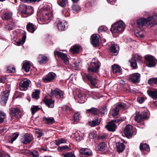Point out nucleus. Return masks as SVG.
Masks as SVG:
<instances>
[{
  "label": "nucleus",
  "instance_id": "63",
  "mask_svg": "<svg viewBox=\"0 0 157 157\" xmlns=\"http://www.w3.org/2000/svg\"><path fill=\"white\" fill-rule=\"evenodd\" d=\"M148 113L147 112H145L142 115L143 118L147 119V114Z\"/></svg>",
  "mask_w": 157,
  "mask_h": 157
},
{
  "label": "nucleus",
  "instance_id": "57",
  "mask_svg": "<svg viewBox=\"0 0 157 157\" xmlns=\"http://www.w3.org/2000/svg\"><path fill=\"white\" fill-rule=\"evenodd\" d=\"M144 100V98L143 97H138L137 98V101L140 104L142 103Z\"/></svg>",
  "mask_w": 157,
  "mask_h": 157
},
{
  "label": "nucleus",
  "instance_id": "59",
  "mask_svg": "<svg viewBox=\"0 0 157 157\" xmlns=\"http://www.w3.org/2000/svg\"><path fill=\"white\" fill-rule=\"evenodd\" d=\"M99 111L101 115H103L106 112V108L105 107H103Z\"/></svg>",
  "mask_w": 157,
  "mask_h": 157
},
{
  "label": "nucleus",
  "instance_id": "13",
  "mask_svg": "<svg viewBox=\"0 0 157 157\" xmlns=\"http://www.w3.org/2000/svg\"><path fill=\"white\" fill-rule=\"evenodd\" d=\"M33 138L32 136L28 133L25 134L21 139V142L23 144H27L31 142Z\"/></svg>",
  "mask_w": 157,
  "mask_h": 157
},
{
  "label": "nucleus",
  "instance_id": "10",
  "mask_svg": "<svg viewBox=\"0 0 157 157\" xmlns=\"http://www.w3.org/2000/svg\"><path fill=\"white\" fill-rule=\"evenodd\" d=\"M9 92L8 90H6L1 94V102L2 105H4L6 104V101L8 99Z\"/></svg>",
  "mask_w": 157,
  "mask_h": 157
},
{
  "label": "nucleus",
  "instance_id": "22",
  "mask_svg": "<svg viewBox=\"0 0 157 157\" xmlns=\"http://www.w3.org/2000/svg\"><path fill=\"white\" fill-rule=\"evenodd\" d=\"M86 97V95L80 92L78 95V101L80 103L84 102Z\"/></svg>",
  "mask_w": 157,
  "mask_h": 157
},
{
  "label": "nucleus",
  "instance_id": "39",
  "mask_svg": "<svg viewBox=\"0 0 157 157\" xmlns=\"http://www.w3.org/2000/svg\"><path fill=\"white\" fill-rule=\"evenodd\" d=\"M57 149L59 151H62L64 150L68 151L70 149L69 146L67 145L59 147H58Z\"/></svg>",
  "mask_w": 157,
  "mask_h": 157
},
{
  "label": "nucleus",
  "instance_id": "3",
  "mask_svg": "<svg viewBox=\"0 0 157 157\" xmlns=\"http://www.w3.org/2000/svg\"><path fill=\"white\" fill-rule=\"evenodd\" d=\"M95 59H93L90 63V65L88 67V71L89 72L95 73L99 71L100 67V63L98 60L94 61Z\"/></svg>",
  "mask_w": 157,
  "mask_h": 157
},
{
  "label": "nucleus",
  "instance_id": "17",
  "mask_svg": "<svg viewBox=\"0 0 157 157\" xmlns=\"http://www.w3.org/2000/svg\"><path fill=\"white\" fill-rule=\"evenodd\" d=\"M67 27V23L65 21H59L57 25V28L60 31L65 30Z\"/></svg>",
  "mask_w": 157,
  "mask_h": 157
},
{
  "label": "nucleus",
  "instance_id": "12",
  "mask_svg": "<svg viewBox=\"0 0 157 157\" xmlns=\"http://www.w3.org/2000/svg\"><path fill=\"white\" fill-rule=\"evenodd\" d=\"M99 36L97 34H94L91 36V42L93 45L96 47L99 44Z\"/></svg>",
  "mask_w": 157,
  "mask_h": 157
},
{
  "label": "nucleus",
  "instance_id": "41",
  "mask_svg": "<svg viewBox=\"0 0 157 157\" xmlns=\"http://www.w3.org/2000/svg\"><path fill=\"white\" fill-rule=\"evenodd\" d=\"M143 119L142 115L139 113H137L135 117V120L137 122H140Z\"/></svg>",
  "mask_w": 157,
  "mask_h": 157
},
{
  "label": "nucleus",
  "instance_id": "7",
  "mask_svg": "<svg viewBox=\"0 0 157 157\" xmlns=\"http://www.w3.org/2000/svg\"><path fill=\"white\" fill-rule=\"evenodd\" d=\"M64 92L58 89L52 90L50 94V96L52 97H56L59 98H63L64 97Z\"/></svg>",
  "mask_w": 157,
  "mask_h": 157
},
{
  "label": "nucleus",
  "instance_id": "48",
  "mask_svg": "<svg viewBox=\"0 0 157 157\" xmlns=\"http://www.w3.org/2000/svg\"><path fill=\"white\" fill-rule=\"evenodd\" d=\"M63 157H75V155L71 152H67L62 155Z\"/></svg>",
  "mask_w": 157,
  "mask_h": 157
},
{
  "label": "nucleus",
  "instance_id": "54",
  "mask_svg": "<svg viewBox=\"0 0 157 157\" xmlns=\"http://www.w3.org/2000/svg\"><path fill=\"white\" fill-rule=\"evenodd\" d=\"M134 59H136L140 63L142 62V57L138 54L135 55L134 57Z\"/></svg>",
  "mask_w": 157,
  "mask_h": 157
},
{
  "label": "nucleus",
  "instance_id": "43",
  "mask_svg": "<svg viewBox=\"0 0 157 157\" xmlns=\"http://www.w3.org/2000/svg\"><path fill=\"white\" fill-rule=\"evenodd\" d=\"M100 123V121L97 119L92 121L89 122L90 125L92 127H94L98 125Z\"/></svg>",
  "mask_w": 157,
  "mask_h": 157
},
{
  "label": "nucleus",
  "instance_id": "30",
  "mask_svg": "<svg viewBox=\"0 0 157 157\" xmlns=\"http://www.w3.org/2000/svg\"><path fill=\"white\" fill-rule=\"evenodd\" d=\"M98 112V110L95 108H92L90 109H88L86 110V113H90L93 115H97Z\"/></svg>",
  "mask_w": 157,
  "mask_h": 157
},
{
  "label": "nucleus",
  "instance_id": "6",
  "mask_svg": "<svg viewBox=\"0 0 157 157\" xmlns=\"http://www.w3.org/2000/svg\"><path fill=\"white\" fill-rule=\"evenodd\" d=\"M120 121V120L118 119L112 120L108 123L107 125L105 126V128L108 131L113 132L117 128L115 123H118Z\"/></svg>",
  "mask_w": 157,
  "mask_h": 157
},
{
  "label": "nucleus",
  "instance_id": "5",
  "mask_svg": "<svg viewBox=\"0 0 157 157\" xmlns=\"http://www.w3.org/2000/svg\"><path fill=\"white\" fill-rule=\"evenodd\" d=\"M144 57L147 65L148 67H154L157 63V60L152 56L147 55L145 56Z\"/></svg>",
  "mask_w": 157,
  "mask_h": 157
},
{
  "label": "nucleus",
  "instance_id": "26",
  "mask_svg": "<svg viewBox=\"0 0 157 157\" xmlns=\"http://www.w3.org/2000/svg\"><path fill=\"white\" fill-rule=\"evenodd\" d=\"M12 15V13L10 12H7L4 13L2 16V18L3 20L10 19Z\"/></svg>",
  "mask_w": 157,
  "mask_h": 157
},
{
  "label": "nucleus",
  "instance_id": "15",
  "mask_svg": "<svg viewBox=\"0 0 157 157\" xmlns=\"http://www.w3.org/2000/svg\"><path fill=\"white\" fill-rule=\"evenodd\" d=\"M140 75L138 73H136L130 75L129 77V79L134 83H138L139 82Z\"/></svg>",
  "mask_w": 157,
  "mask_h": 157
},
{
  "label": "nucleus",
  "instance_id": "24",
  "mask_svg": "<svg viewBox=\"0 0 157 157\" xmlns=\"http://www.w3.org/2000/svg\"><path fill=\"white\" fill-rule=\"evenodd\" d=\"M44 103L49 108H52L54 107V101L52 99H47L44 101Z\"/></svg>",
  "mask_w": 157,
  "mask_h": 157
},
{
  "label": "nucleus",
  "instance_id": "51",
  "mask_svg": "<svg viewBox=\"0 0 157 157\" xmlns=\"http://www.w3.org/2000/svg\"><path fill=\"white\" fill-rule=\"evenodd\" d=\"M5 114L2 111L0 112V123H2L5 117Z\"/></svg>",
  "mask_w": 157,
  "mask_h": 157
},
{
  "label": "nucleus",
  "instance_id": "4",
  "mask_svg": "<svg viewBox=\"0 0 157 157\" xmlns=\"http://www.w3.org/2000/svg\"><path fill=\"white\" fill-rule=\"evenodd\" d=\"M19 11L21 13L28 16L32 14L33 12V8L30 6H27L24 4L21 5L19 8Z\"/></svg>",
  "mask_w": 157,
  "mask_h": 157
},
{
  "label": "nucleus",
  "instance_id": "45",
  "mask_svg": "<svg viewBox=\"0 0 157 157\" xmlns=\"http://www.w3.org/2000/svg\"><path fill=\"white\" fill-rule=\"evenodd\" d=\"M119 110L118 108L115 106V108L112 111V115L113 117H115L118 115Z\"/></svg>",
  "mask_w": 157,
  "mask_h": 157
},
{
  "label": "nucleus",
  "instance_id": "25",
  "mask_svg": "<svg viewBox=\"0 0 157 157\" xmlns=\"http://www.w3.org/2000/svg\"><path fill=\"white\" fill-rule=\"evenodd\" d=\"M112 71L114 74H121V71L120 67L118 65L114 64L112 66Z\"/></svg>",
  "mask_w": 157,
  "mask_h": 157
},
{
  "label": "nucleus",
  "instance_id": "34",
  "mask_svg": "<svg viewBox=\"0 0 157 157\" xmlns=\"http://www.w3.org/2000/svg\"><path fill=\"white\" fill-rule=\"evenodd\" d=\"M57 2L58 4L62 7H65L68 4L67 0H58Z\"/></svg>",
  "mask_w": 157,
  "mask_h": 157
},
{
  "label": "nucleus",
  "instance_id": "62",
  "mask_svg": "<svg viewBox=\"0 0 157 157\" xmlns=\"http://www.w3.org/2000/svg\"><path fill=\"white\" fill-rule=\"evenodd\" d=\"M115 106L116 107H117L118 108V109H119H119H123L124 108V105L121 103H119L116 105Z\"/></svg>",
  "mask_w": 157,
  "mask_h": 157
},
{
  "label": "nucleus",
  "instance_id": "36",
  "mask_svg": "<svg viewBox=\"0 0 157 157\" xmlns=\"http://www.w3.org/2000/svg\"><path fill=\"white\" fill-rule=\"evenodd\" d=\"M66 143V140L63 138L55 140V144L57 145H59L61 144Z\"/></svg>",
  "mask_w": 157,
  "mask_h": 157
},
{
  "label": "nucleus",
  "instance_id": "19",
  "mask_svg": "<svg viewBox=\"0 0 157 157\" xmlns=\"http://www.w3.org/2000/svg\"><path fill=\"white\" fill-rule=\"evenodd\" d=\"M118 46L115 44L114 42H111L110 46V49L111 52L116 55L118 51Z\"/></svg>",
  "mask_w": 157,
  "mask_h": 157
},
{
  "label": "nucleus",
  "instance_id": "40",
  "mask_svg": "<svg viewBox=\"0 0 157 157\" xmlns=\"http://www.w3.org/2000/svg\"><path fill=\"white\" fill-rule=\"evenodd\" d=\"M40 91L39 90H36L33 92L32 94L33 97L36 99H38L39 97Z\"/></svg>",
  "mask_w": 157,
  "mask_h": 157
},
{
  "label": "nucleus",
  "instance_id": "49",
  "mask_svg": "<svg viewBox=\"0 0 157 157\" xmlns=\"http://www.w3.org/2000/svg\"><path fill=\"white\" fill-rule=\"evenodd\" d=\"M62 108L63 111L67 112L70 111L71 110V109L67 105H63Z\"/></svg>",
  "mask_w": 157,
  "mask_h": 157
},
{
  "label": "nucleus",
  "instance_id": "32",
  "mask_svg": "<svg viewBox=\"0 0 157 157\" xmlns=\"http://www.w3.org/2000/svg\"><path fill=\"white\" fill-rule=\"evenodd\" d=\"M140 148L141 150H145L146 151H149L150 150V148L149 145L146 143L141 144Z\"/></svg>",
  "mask_w": 157,
  "mask_h": 157
},
{
  "label": "nucleus",
  "instance_id": "29",
  "mask_svg": "<svg viewBox=\"0 0 157 157\" xmlns=\"http://www.w3.org/2000/svg\"><path fill=\"white\" fill-rule=\"evenodd\" d=\"M80 48V46L75 45L72 46L71 48V52L72 53L75 54L78 52Z\"/></svg>",
  "mask_w": 157,
  "mask_h": 157
},
{
  "label": "nucleus",
  "instance_id": "31",
  "mask_svg": "<svg viewBox=\"0 0 157 157\" xmlns=\"http://www.w3.org/2000/svg\"><path fill=\"white\" fill-rule=\"evenodd\" d=\"M27 30L29 32L33 33L35 30L33 25L30 23H29L26 26Z\"/></svg>",
  "mask_w": 157,
  "mask_h": 157
},
{
  "label": "nucleus",
  "instance_id": "50",
  "mask_svg": "<svg viewBox=\"0 0 157 157\" xmlns=\"http://www.w3.org/2000/svg\"><path fill=\"white\" fill-rule=\"evenodd\" d=\"M26 37L25 36H23L21 40H20L16 42V45L19 46L21 44H23L25 41Z\"/></svg>",
  "mask_w": 157,
  "mask_h": 157
},
{
  "label": "nucleus",
  "instance_id": "2",
  "mask_svg": "<svg viewBox=\"0 0 157 157\" xmlns=\"http://www.w3.org/2000/svg\"><path fill=\"white\" fill-rule=\"evenodd\" d=\"M125 27V24L122 21H120L113 24L110 30L112 33H118L123 32Z\"/></svg>",
  "mask_w": 157,
  "mask_h": 157
},
{
  "label": "nucleus",
  "instance_id": "58",
  "mask_svg": "<svg viewBox=\"0 0 157 157\" xmlns=\"http://www.w3.org/2000/svg\"><path fill=\"white\" fill-rule=\"evenodd\" d=\"M74 135V137L77 140H80V135L78 132H77L73 133Z\"/></svg>",
  "mask_w": 157,
  "mask_h": 157
},
{
  "label": "nucleus",
  "instance_id": "16",
  "mask_svg": "<svg viewBox=\"0 0 157 157\" xmlns=\"http://www.w3.org/2000/svg\"><path fill=\"white\" fill-rule=\"evenodd\" d=\"M124 133L127 137H131L132 135V126L130 125H127L124 131Z\"/></svg>",
  "mask_w": 157,
  "mask_h": 157
},
{
  "label": "nucleus",
  "instance_id": "20",
  "mask_svg": "<svg viewBox=\"0 0 157 157\" xmlns=\"http://www.w3.org/2000/svg\"><path fill=\"white\" fill-rule=\"evenodd\" d=\"M31 64L29 61H25L23 62L22 69L25 72L29 71L30 68Z\"/></svg>",
  "mask_w": 157,
  "mask_h": 157
},
{
  "label": "nucleus",
  "instance_id": "14",
  "mask_svg": "<svg viewBox=\"0 0 157 157\" xmlns=\"http://www.w3.org/2000/svg\"><path fill=\"white\" fill-rule=\"evenodd\" d=\"M56 76V74L52 72L48 73L45 77L42 78L44 82H48L52 81Z\"/></svg>",
  "mask_w": 157,
  "mask_h": 157
},
{
  "label": "nucleus",
  "instance_id": "52",
  "mask_svg": "<svg viewBox=\"0 0 157 157\" xmlns=\"http://www.w3.org/2000/svg\"><path fill=\"white\" fill-rule=\"evenodd\" d=\"M18 136L17 133H14L13 134V137L10 140V142L11 143H13V142L15 141L17 138Z\"/></svg>",
  "mask_w": 157,
  "mask_h": 157
},
{
  "label": "nucleus",
  "instance_id": "47",
  "mask_svg": "<svg viewBox=\"0 0 157 157\" xmlns=\"http://www.w3.org/2000/svg\"><path fill=\"white\" fill-rule=\"evenodd\" d=\"M135 34L137 37L142 38L144 36L143 32L141 31H135Z\"/></svg>",
  "mask_w": 157,
  "mask_h": 157
},
{
  "label": "nucleus",
  "instance_id": "18",
  "mask_svg": "<svg viewBox=\"0 0 157 157\" xmlns=\"http://www.w3.org/2000/svg\"><path fill=\"white\" fill-rule=\"evenodd\" d=\"M11 114L13 116H14L16 118H19L21 117V113L20 109L18 108L12 109L11 111Z\"/></svg>",
  "mask_w": 157,
  "mask_h": 157
},
{
  "label": "nucleus",
  "instance_id": "9",
  "mask_svg": "<svg viewBox=\"0 0 157 157\" xmlns=\"http://www.w3.org/2000/svg\"><path fill=\"white\" fill-rule=\"evenodd\" d=\"M30 83V81L29 79H25L21 81L19 83L20 89L22 91L26 90Z\"/></svg>",
  "mask_w": 157,
  "mask_h": 157
},
{
  "label": "nucleus",
  "instance_id": "55",
  "mask_svg": "<svg viewBox=\"0 0 157 157\" xmlns=\"http://www.w3.org/2000/svg\"><path fill=\"white\" fill-rule=\"evenodd\" d=\"M107 29V28L104 26H100L98 29L99 33L103 32L106 31Z\"/></svg>",
  "mask_w": 157,
  "mask_h": 157
},
{
  "label": "nucleus",
  "instance_id": "11",
  "mask_svg": "<svg viewBox=\"0 0 157 157\" xmlns=\"http://www.w3.org/2000/svg\"><path fill=\"white\" fill-rule=\"evenodd\" d=\"M54 53L55 57L57 55L58 57H60L63 60L66 65L68 64L69 63V60L66 54L57 51H55Z\"/></svg>",
  "mask_w": 157,
  "mask_h": 157
},
{
  "label": "nucleus",
  "instance_id": "28",
  "mask_svg": "<svg viewBox=\"0 0 157 157\" xmlns=\"http://www.w3.org/2000/svg\"><path fill=\"white\" fill-rule=\"evenodd\" d=\"M147 93L153 98L155 99H157V91L150 90L147 91Z\"/></svg>",
  "mask_w": 157,
  "mask_h": 157
},
{
  "label": "nucleus",
  "instance_id": "56",
  "mask_svg": "<svg viewBox=\"0 0 157 157\" xmlns=\"http://www.w3.org/2000/svg\"><path fill=\"white\" fill-rule=\"evenodd\" d=\"M15 70V68L9 66L7 67V71L9 72H14Z\"/></svg>",
  "mask_w": 157,
  "mask_h": 157
},
{
  "label": "nucleus",
  "instance_id": "35",
  "mask_svg": "<svg viewBox=\"0 0 157 157\" xmlns=\"http://www.w3.org/2000/svg\"><path fill=\"white\" fill-rule=\"evenodd\" d=\"M106 144L105 142L100 143L97 146V149L100 151H103L105 150Z\"/></svg>",
  "mask_w": 157,
  "mask_h": 157
},
{
  "label": "nucleus",
  "instance_id": "33",
  "mask_svg": "<svg viewBox=\"0 0 157 157\" xmlns=\"http://www.w3.org/2000/svg\"><path fill=\"white\" fill-rule=\"evenodd\" d=\"M43 120L45 123L48 124H52L54 122V119L52 117H44Z\"/></svg>",
  "mask_w": 157,
  "mask_h": 157
},
{
  "label": "nucleus",
  "instance_id": "1",
  "mask_svg": "<svg viewBox=\"0 0 157 157\" xmlns=\"http://www.w3.org/2000/svg\"><path fill=\"white\" fill-rule=\"evenodd\" d=\"M42 14L39 19L38 20V22L40 24L48 23L47 21L52 19V14L50 9L48 7H45L42 11Z\"/></svg>",
  "mask_w": 157,
  "mask_h": 157
},
{
  "label": "nucleus",
  "instance_id": "60",
  "mask_svg": "<svg viewBox=\"0 0 157 157\" xmlns=\"http://www.w3.org/2000/svg\"><path fill=\"white\" fill-rule=\"evenodd\" d=\"M36 132L38 135L37 137H41L43 135L42 131L40 130H36Z\"/></svg>",
  "mask_w": 157,
  "mask_h": 157
},
{
  "label": "nucleus",
  "instance_id": "38",
  "mask_svg": "<svg viewBox=\"0 0 157 157\" xmlns=\"http://www.w3.org/2000/svg\"><path fill=\"white\" fill-rule=\"evenodd\" d=\"M148 83L151 85L157 84V78H152L148 80Z\"/></svg>",
  "mask_w": 157,
  "mask_h": 157
},
{
  "label": "nucleus",
  "instance_id": "61",
  "mask_svg": "<svg viewBox=\"0 0 157 157\" xmlns=\"http://www.w3.org/2000/svg\"><path fill=\"white\" fill-rule=\"evenodd\" d=\"M79 113H77L75 114L74 116V119L75 121H78L79 120Z\"/></svg>",
  "mask_w": 157,
  "mask_h": 157
},
{
  "label": "nucleus",
  "instance_id": "46",
  "mask_svg": "<svg viewBox=\"0 0 157 157\" xmlns=\"http://www.w3.org/2000/svg\"><path fill=\"white\" fill-rule=\"evenodd\" d=\"M129 61L130 62L131 66L133 68L136 69L137 68V64L135 59H132L130 61Z\"/></svg>",
  "mask_w": 157,
  "mask_h": 157
},
{
  "label": "nucleus",
  "instance_id": "37",
  "mask_svg": "<svg viewBox=\"0 0 157 157\" xmlns=\"http://www.w3.org/2000/svg\"><path fill=\"white\" fill-rule=\"evenodd\" d=\"M27 152L28 153L29 156V157H38V153L36 151H34L32 152L29 151H27Z\"/></svg>",
  "mask_w": 157,
  "mask_h": 157
},
{
  "label": "nucleus",
  "instance_id": "21",
  "mask_svg": "<svg viewBox=\"0 0 157 157\" xmlns=\"http://www.w3.org/2000/svg\"><path fill=\"white\" fill-rule=\"evenodd\" d=\"M116 145L117 151L119 153L122 152L125 148V145L122 143L118 142Z\"/></svg>",
  "mask_w": 157,
  "mask_h": 157
},
{
  "label": "nucleus",
  "instance_id": "23",
  "mask_svg": "<svg viewBox=\"0 0 157 157\" xmlns=\"http://www.w3.org/2000/svg\"><path fill=\"white\" fill-rule=\"evenodd\" d=\"M39 62L41 64L47 62L48 60V57L46 56L43 55H40L38 57Z\"/></svg>",
  "mask_w": 157,
  "mask_h": 157
},
{
  "label": "nucleus",
  "instance_id": "53",
  "mask_svg": "<svg viewBox=\"0 0 157 157\" xmlns=\"http://www.w3.org/2000/svg\"><path fill=\"white\" fill-rule=\"evenodd\" d=\"M96 136V132L95 131L91 132L89 135V137L91 139L95 138Z\"/></svg>",
  "mask_w": 157,
  "mask_h": 157
},
{
  "label": "nucleus",
  "instance_id": "27",
  "mask_svg": "<svg viewBox=\"0 0 157 157\" xmlns=\"http://www.w3.org/2000/svg\"><path fill=\"white\" fill-rule=\"evenodd\" d=\"M80 153L87 155H91L92 152L90 150L87 148L81 149L79 151Z\"/></svg>",
  "mask_w": 157,
  "mask_h": 157
},
{
  "label": "nucleus",
  "instance_id": "8",
  "mask_svg": "<svg viewBox=\"0 0 157 157\" xmlns=\"http://www.w3.org/2000/svg\"><path fill=\"white\" fill-rule=\"evenodd\" d=\"M85 75L89 80L90 81L91 84L94 86L96 87L98 81L95 78L94 74L85 73Z\"/></svg>",
  "mask_w": 157,
  "mask_h": 157
},
{
  "label": "nucleus",
  "instance_id": "42",
  "mask_svg": "<svg viewBox=\"0 0 157 157\" xmlns=\"http://www.w3.org/2000/svg\"><path fill=\"white\" fill-rule=\"evenodd\" d=\"M40 109V108H39L37 105H32L31 108L32 113L33 114H34L36 112Z\"/></svg>",
  "mask_w": 157,
  "mask_h": 157
},
{
  "label": "nucleus",
  "instance_id": "44",
  "mask_svg": "<svg viewBox=\"0 0 157 157\" xmlns=\"http://www.w3.org/2000/svg\"><path fill=\"white\" fill-rule=\"evenodd\" d=\"M72 8L74 12H77L81 10V8L79 6L77 5H73L72 6Z\"/></svg>",
  "mask_w": 157,
  "mask_h": 157
},
{
  "label": "nucleus",
  "instance_id": "64",
  "mask_svg": "<svg viewBox=\"0 0 157 157\" xmlns=\"http://www.w3.org/2000/svg\"><path fill=\"white\" fill-rule=\"evenodd\" d=\"M0 157H10V156L7 154L4 153H0Z\"/></svg>",
  "mask_w": 157,
  "mask_h": 157
}]
</instances>
